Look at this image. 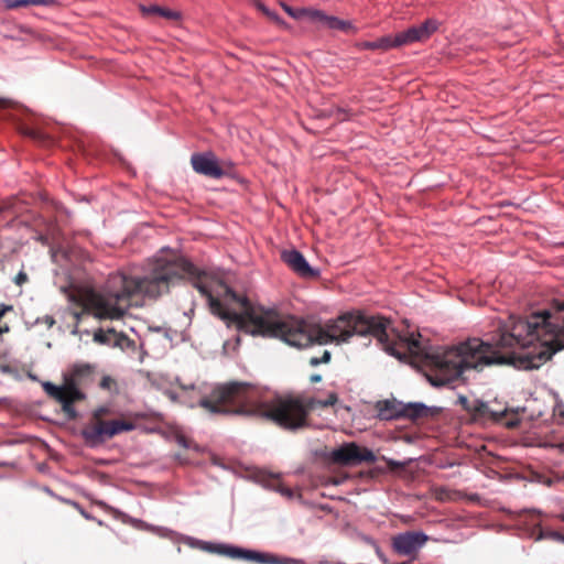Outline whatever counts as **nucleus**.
Wrapping results in <instances>:
<instances>
[{"instance_id": "f257e3e1", "label": "nucleus", "mask_w": 564, "mask_h": 564, "mask_svg": "<svg viewBox=\"0 0 564 564\" xmlns=\"http://www.w3.org/2000/svg\"><path fill=\"white\" fill-rule=\"evenodd\" d=\"M183 279L193 281V285L206 297L212 314L228 325L235 324L238 329L251 335L279 338L300 348V318L282 317L274 311L254 307L247 297L238 295L221 280L200 272L177 254L155 259L143 278L117 273L109 278L104 293L88 290L74 296L73 300L82 307V312H75L74 317L77 322L83 314H93L99 319H120L131 305L133 295L158 299Z\"/></svg>"}, {"instance_id": "f03ea898", "label": "nucleus", "mask_w": 564, "mask_h": 564, "mask_svg": "<svg viewBox=\"0 0 564 564\" xmlns=\"http://www.w3.org/2000/svg\"><path fill=\"white\" fill-rule=\"evenodd\" d=\"M560 337L564 338V299L553 300L550 308L530 316L511 315L499 323L489 340L478 338V371L492 365L538 369L555 354Z\"/></svg>"}, {"instance_id": "7ed1b4c3", "label": "nucleus", "mask_w": 564, "mask_h": 564, "mask_svg": "<svg viewBox=\"0 0 564 564\" xmlns=\"http://www.w3.org/2000/svg\"><path fill=\"white\" fill-rule=\"evenodd\" d=\"M338 402V394L330 392L326 400L297 395L276 397L271 401L260 400L259 389L242 381H229L215 386L202 397L199 406L212 414H234L261 417L274 422L285 430H300L308 425V415L315 408H328Z\"/></svg>"}, {"instance_id": "20e7f679", "label": "nucleus", "mask_w": 564, "mask_h": 564, "mask_svg": "<svg viewBox=\"0 0 564 564\" xmlns=\"http://www.w3.org/2000/svg\"><path fill=\"white\" fill-rule=\"evenodd\" d=\"M95 367L89 364H76L69 372L64 376V383L55 386L52 382H43L45 393L56 402L61 403L63 412L69 420L77 419V411L74 403L83 401L86 395L82 387L93 382Z\"/></svg>"}, {"instance_id": "39448f33", "label": "nucleus", "mask_w": 564, "mask_h": 564, "mask_svg": "<svg viewBox=\"0 0 564 564\" xmlns=\"http://www.w3.org/2000/svg\"><path fill=\"white\" fill-rule=\"evenodd\" d=\"M109 413L107 408H98L94 411L91 419L82 430L85 443L90 447L104 444L107 440L134 429V424L127 420L106 421L104 416Z\"/></svg>"}, {"instance_id": "423d86ee", "label": "nucleus", "mask_w": 564, "mask_h": 564, "mask_svg": "<svg viewBox=\"0 0 564 564\" xmlns=\"http://www.w3.org/2000/svg\"><path fill=\"white\" fill-rule=\"evenodd\" d=\"M438 22L434 19H427L420 25H414L395 35H386L376 41H365L359 44L362 50L389 51L391 48L409 45L415 42H424L436 32Z\"/></svg>"}, {"instance_id": "0eeeda50", "label": "nucleus", "mask_w": 564, "mask_h": 564, "mask_svg": "<svg viewBox=\"0 0 564 564\" xmlns=\"http://www.w3.org/2000/svg\"><path fill=\"white\" fill-rule=\"evenodd\" d=\"M330 458L335 464L356 466L362 463L373 464L377 460L375 453L355 442L345 443L332 451Z\"/></svg>"}, {"instance_id": "6e6552de", "label": "nucleus", "mask_w": 564, "mask_h": 564, "mask_svg": "<svg viewBox=\"0 0 564 564\" xmlns=\"http://www.w3.org/2000/svg\"><path fill=\"white\" fill-rule=\"evenodd\" d=\"M191 164L196 173L215 180L229 175L234 170L232 162H219L213 152L193 154Z\"/></svg>"}, {"instance_id": "1a4fd4ad", "label": "nucleus", "mask_w": 564, "mask_h": 564, "mask_svg": "<svg viewBox=\"0 0 564 564\" xmlns=\"http://www.w3.org/2000/svg\"><path fill=\"white\" fill-rule=\"evenodd\" d=\"M427 540L423 532L408 531L393 536L392 547L400 555L414 556Z\"/></svg>"}, {"instance_id": "9d476101", "label": "nucleus", "mask_w": 564, "mask_h": 564, "mask_svg": "<svg viewBox=\"0 0 564 564\" xmlns=\"http://www.w3.org/2000/svg\"><path fill=\"white\" fill-rule=\"evenodd\" d=\"M281 260L300 278L315 280L319 278V270L310 265L305 257L297 250H283Z\"/></svg>"}, {"instance_id": "9b49d317", "label": "nucleus", "mask_w": 564, "mask_h": 564, "mask_svg": "<svg viewBox=\"0 0 564 564\" xmlns=\"http://www.w3.org/2000/svg\"><path fill=\"white\" fill-rule=\"evenodd\" d=\"M509 410H495L489 403L484 402L481 400L475 399V405H473V411L470 413V419L473 422H503L505 417L508 415Z\"/></svg>"}, {"instance_id": "f8f14e48", "label": "nucleus", "mask_w": 564, "mask_h": 564, "mask_svg": "<svg viewBox=\"0 0 564 564\" xmlns=\"http://www.w3.org/2000/svg\"><path fill=\"white\" fill-rule=\"evenodd\" d=\"M310 20L317 22L321 26L332 29V30H341L345 32H349L354 30V26L348 21L340 20L333 15H327L321 10H314L310 12Z\"/></svg>"}, {"instance_id": "ddd939ff", "label": "nucleus", "mask_w": 564, "mask_h": 564, "mask_svg": "<svg viewBox=\"0 0 564 564\" xmlns=\"http://www.w3.org/2000/svg\"><path fill=\"white\" fill-rule=\"evenodd\" d=\"M403 404L397 400H382L378 401L376 404V409L378 411V415L381 420H393L400 419L403 413Z\"/></svg>"}, {"instance_id": "4468645a", "label": "nucleus", "mask_w": 564, "mask_h": 564, "mask_svg": "<svg viewBox=\"0 0 564 564\" xmlns=\"http://www.w3.org/2000/svg\"><path fill=\"white\" fill-rule=\"evenodd\" d=\"M94 340L101 345H112L122 347L129 341L128 336L122 333H117L113 328L104 330L99 328L94 334Z\"/></svg>"}, {"instance_id": "2eb2a0df", "label": "nucleus", "mask_w": 564, "mask_h": 564, "mask_svg": "<svg viewBox=\"0 0 564 564\" xmlns=\"http://www.w3.org/2000/svg\"><path fill=\"white\" fill-rule=\"evenodd\" d=\"M259 481L265 488L274 490L286 498L293 497L292 489L284 486L279 475H274L271 473H261L259 475Z\"/></svg>"}, {"instance_id": "dca6fc26", "label": "nucleus", "mask_w": 564, "mask_h": 564, "mask_svg": "<svg viewBox=\"0 0 564 564\" xmlns=\"http://www.w3.org/2000/svg\"><path fill=\"white\" fill-rule=\"evenodd\" d=\"M434 415V411L423 403L403 404V413L401 417L417 421Z\"/></svg>"}, {"instance_id": "f3484780", "label": "nucleus", "mask_w": 564, "mask_h": 564, "mask_svg": "<svg viewBox=\"0 0 564 564\" xmlns=\"http://www.w3.org/2000/svg\"><path fill=\"white\" fill-rule=\"evenodd\" d=\"M209 550L217 554L225 555L231 558H242L243 554V549L226 544H212Z\"/></svg>"}, {"instance_id": "a211bd4d", "label": "nucleus", "mask_w": 564, "mask_h": 564, "mask_svg": "<svg viewBox=\"0 0 564 564\" xmlns=\"http://www.w3.org/2000/svg\"><path fill=\"white\" fill-rule=\"evenodd\" d=\"M209 550L217 554L225 555L231 558H242L243 554V549L226 544H212Z\"/></svg>"}, {"instance_id": "6ab92c4d", "label": "nucleus", "mask_w": 564, "mask_h": 564, "mask_svg": "<svg viewBox=\"0 0 564 564\" xmlns=\"http://www.w3.org/2000/svg\"><path fill=\"white\" fill-rule=\"evenodd\" d=\"M242 558L248 561H253L261 564H271L275 563L274 555L270 553H261L257 551L243 550Z\"/></svg>"}, {"instance_id": "aec40b11", "label": "nucleus", "mask_w": 564, "mask_h": 564, "mask_svg": "<svg viewBox=\"0 0 564 564\" xmlns=\"http://www.w3.org/2000/svg\"><path fill=\"white\" fill-rule=\"evenodd\" d=\"M557 518L564 522V512L558 514ZM542 538L552 539L554 541L564 543V533L556 531V530H541L540 539H542Z\"/></svg>"}, {"instance_id": "412c9836", "label": "nucleus", "mask_w": 564, "mask_h": 564, "mask_svg": "<svg viewBox=\"0 0 564 564\" xmlns=\"http://www.w3.org/2000/svg\"><path fill=\"white\" fill-rule=\"evenodd\" d=\"M282 8L289 15H291L292 18H295V19H301L303 17H306L310 19V12L313 11V9H304V8L303 9H293L285 3H282Z\"/></svg>"}, {"instance_id": "4be33fe9", "label": "nucleus", "mask_w": 564, "mask_h": 564, "mask_svg": "<svg viewBox=\"0 0 564 564\" xmlns=\"http://www.w3.org/2000/svg\"><path fill=\"white\" fill-rule=\"evenodd\" d=\"M23 133L25 135H28L29 138L42 143V144H48L51 143V140L44 134L42 133L41 131L39 130H35V129H31V128H26Z\"/></svg>"}, {"instance_id": "5701e85b", "label": "nucleus", "mask_w": 564, "mask_h": 564, "mask_svg": "<svg viewBox=\"0 0 564 564\" xmlns=\"http://www.w3.org/2000/svg\"><path fill=\"white\" fill-rule=\"evenodd\" d=\"M159 15L171 21H178L181 19V13L178 11L163 7H160Z\"/></svg>"}, {"instance_id": "b1692460", "label": "nucleus", "mask_w": 564, "mask_h": 564, "mask_svg": "<svg viewBox=\"0 0 564 564\" xmlns=\"http://www.w3.org/2000/svg\"><path fill=\"white\" fill-rule=\"evenodd\" d=\"M2 2L8 9H18L30 6V0H2Z\"/></svg>"}, {"instance_id": "393cba45", "label": "nucleus", "mask_w": 564, "mask_h": 564, "mask_svg": "<svg viewBox=\"0 0 564 564\" xmlns=\"http://www.w3.org/2000/svg\"><path fill=\"white\" fill-rule=\"evenodd\" d=\"M140 11L144 17L159 15L160 7L159 6H139Z\"/></svg>"}, {"instance_id": "a878e982", "label": "nucleus", "mask_w": 564, "mask_h": 564, "mask_svg": "<svg viewBox=\"0 0 564 564\" xmlns=\"http://www.w3.org/2000/svg\"><path fill=\"white\" fill-rule=\"evenodd\" d=\"M330 360V352L328 350H325L323 352V356L322 357H312L310 359V365L313 366V367H316L321 364H327L328 361Z\"/></svg>"}, {"instance_id": "bb28decb", "label": "nucleus", "mask_w": 564, "mask_h": 564, "mask_svg": "<svg viewBox=\"0 0 564 564\" xmlns=\"http://www.w3.org/2000/svg\"><path fill=\"white\" fill-rule=\"evenodd\" d=\"M458 404H460L462 408L470 415L473 411V405H475V400H469L465 395H459Z\"/></svg>"}, {"instance_id": "cd10ccee", "label": "nucleus", "mask_w": 564, "mask_h": 564, "mask_svg": "<svg viewBox=\"0 0 564 564\" xmlns=\"http://www.w3.org/2000/svg\"><path fill=\"white\" fill-rule=\"evenodd\" d=\"M275 563L271 564H304L303 561L292 557H279L274 555Z\"/></svg>"}, {"instance_id": "c85d7f7f", "label": "nucleus", "mask_w": 564, "mask_h": 564, "mask_svg": "<svg viewBox=\"0 0 564 564\" xmlns=\"http://www.w3.org/2000/svg\"><path fill=\"white\" fill-rule=\"evenodd\" d=\"M99 386L102 389L110 390L112 388V386H115V380L112 378H110L109 376H105V377H102Z\"/></svg>"}, {"instance_id": "c756f323", "label": "nucleus", "mask_w": 564, "mask_h": 564, "mask_svg": "<svg viewBox=\"0 0 564 564\" xmlns=\"http://www.w3.org/2000/svg\"><path fill=\"white\" fill-rule=\"evenodd\" d=\"M56 3L55 0H30V6H45L51 7Z\"/></svg>"}, {"instance_id": "7c9ffc66", "label": "nucleus", "mask_w": 564, "mask_h": 564, "mask_svg": "<svg viewBox=\"0 0 564 564\" xmlns=\"http://www.w3.org/2000/svg\"><path fill=\"white\" fill-rule=\"evenodd\" d=\"M26 281H28V274L23 271H20L14 278V282L19 286L23 285Z\"/></svg>"}, {"instance_id": "2f4dec72", "label": "nucleus", "mask_w": 564, "mask_h": 564, "mask_svg": "<svg viewBox=\"0 0 564 564\" xmlns=\"http://www.w3.org/2000/svg\"><path fill=\"white\" fill-rule=\"evenodd\" d=\"M258 8L265 13L268 17L275 19V15L271 13L263 4L259 3Z\"/></svg>"}, {"instance_id": "473e14b6", "label": "nucleus", "mask_w": 564, "mask_h": 564, "mask_svg": "<svg viewBox=\"0 0 564 564\" xmlns=\"http://www.w3.org/2000/svg\"><path fill=\"white\" fill-rule=\"evenodd\" d=\"M310 381H311L312 383H317V382L322 381V376H321V375H317V373L312 375V376H311V378H310Z\"/></svg>"}, {"instance_id": "72a5a7b5", "label": "nucleus", "mask_w": 564, "mask_h": 564, "mask_svg": "<svg viewBox=\"0 0 564 564\" xmlns=\"http://www.w3.org/2000/svg\"><path fill=\"white\" fill-rule=\"evenodd\" d=\"M503 423L506 424V426L512 429V427H516L519 424V421L516 419V420L506 421Z\"/></svg>"}, {"instance_id": "f704fd0d", "label": "nucleus", "mask_w": 564, "mask_h": 564, "mask_svg": "<svg viewBox=\"0 0 564 564\" xmlns=\"http://www.w3.org/2000/svg\"><path fill=\"white\" fill-rule=\"evenodd\" d=\"M9 106V101L0 98V109H6Z\"/></svg>"}, {"instance_id": "c9c22d12", "label": "nucleus", "mask_w": 564, "mask_h": 564, "mask_svg": "<svg viewBox=\"0 0 564 564\" xmlns=\"http://www.w3.org/2000/svg\"><path fill=\"white\" fill-rule=\"evenodd\" d=\"M8 332H9V326L8 325H4L3 327H0V334L8 333Z\"/></svg>"}, {"instance_id": "e433bc0d", "label": "nucleus", "mask_w": 564, "mask_h": 564, "mask_svg": "<svg viewBox=\"0 0 564 564\" xmlns=\"http://www.w3.org/2000/svg\"><path fill=\"white\" fill-rule=\"evenodd\" d=\"M46 322L48 323L50 326H52L55 323V321L51 316L46 317Z\"/></svg>"}, {"instance_id": "4c0bfd02", "label": "nucleus", "mask_w": 564, "mask_h": 564, "mask_svg": "<svg viewBox=\"0 0 564 564\" xmlns=\"http://www.w3.org/2000/svg\"><path fill=\"white\" fill-rule=\"evenodd\" d=\"M180 444H182L184 447H187L186 440L184 437L180 438Z\"/></svg>"}, {"instance_id": "58836bf2", "label": "nucleus", "mask_w": 564, "mask_h": 564, "mask_svg": "<svg viewBox=\"0 0 564 564\" xmlns=\"http://www.w3.org/2000/svg\"><path fill=\"white\" fill-rule=\"evenodd\" d=\"M388 465H389V466H395V465H397V463H395V462H393V460H389V462H388Z\"/></svg>"}, {"instance_id": "ea45409f", "label": "nucleus", "mask_w": 564, "mask_h": 564, "mask_svg": "<svg viewBox=\"0 0 564 564\" xmlns=\"http://www.w3.org/2000/svg\"><path fill=\"white\" fill-rule=\"evenodd\" d=\"M82 514H83L85 518L89 519V516H88V514H87V512H85L84 510H82Z\"/></svg>"}, {"instance_id": "a19ab883", "label": "nucleus", "mask_w": 564, "mask_h": 564, "mask_svg": "<svg viewBox=\"0 0 564 564\" xmlns=\"http://www.w3.org/2000/svg\"><path fill=\"white\" fill-rule=\"evenodd\" d=\"M495 410H503V409H507L506 406H494Z\"/></svg>"}]
</instances>
